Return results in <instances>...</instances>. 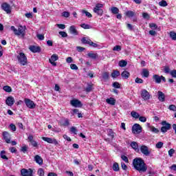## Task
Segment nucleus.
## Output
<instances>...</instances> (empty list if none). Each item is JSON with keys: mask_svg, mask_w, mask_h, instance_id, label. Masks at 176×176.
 <instances>
[{"mask_svg": "<svg viewBox=\"0 0 176 176\" xmlns=\"http://www.w3.org/2000/svg\"><path fill=\"white\" fill-rule=\"evenodd\" d=\"M89 46H91L92 47H98V45L97 43H94L93 41H90Z\"/></svg>", "mask_w": 176, "mask_h": 176, "instance_id": "obj_60", "label": "nucleus"}, {"mask_svg": "<svg viewBox=\"0 0 176 176\" xmlns=\"http://www.w3.org/2000/svg\"><path fill=\"white\" fill-rule=\"evenodd\" d=\"M170 74L171 75L172 78H176V69L170 71Z\"/></svg>", "mask_w": 176, "mask_h": 176, "instance_id": "obj_57", "label": "nucleus"}, {"mask_svg": "<svg viewBox=\"0 0 176 176\" xmlns=\"http://www.w3.org/2000/svg\"><path fill=\"white\" fill-rule=\"evenodd\" d=\"M1 9L7 14L12 13V7L8 3H3L1 4Z\"/></svg>", "mask_w": 176, "mask_h": 176, "instance_id": "obj_9", "label": "nucleus"}, {"mask_svg": "<svg viewBox=\"0 0 176 176\" xmlns=\"http://www.w3.org/2000/svg\"><path fill=\"white\" fill-rule=\"evenodd\" d=\"M36 36L39 41H43V39H45V36L43 34H37Z\"/></svg>", "mask_w": 176, "mask_h": 176, "instance_id": "obj_53", "label": "nucleus"}, {"mask_svg": "<svg viewBox=\"0 0 176 176\" xmlns=\"http://www.w3.org/2000/svg\"><path fill=\"white\" fill-rule=\"evenodd\" d=\"M142 76L144 78H148L149 76V71L146 69H143L142 72Z\"/></svg>", "mask_w": 176, "mask_h": 176, "instance_id": "obj_28", "label": "nucleus"}, {"mask_svg": "<svg viewBox=\"0 0 176 176\" xmlns=\"http://www.w3.org/2000/svg\"><path fill=\"white\" fill-rule=\"evenodd\" d=\"M139 120L140 122H142V123H145V122H146V118H145L144 116H139Z\"/></svg>", "mask_w": 176, "mask_h": 176, "instance_id": "obj_58", "label": "nucleus"}, {"mask_svg": "<svg viewBox=\"0 0 176 176\" xmlns=\"http://www.w3.org/2000/svg\"><path fill=\"white\" fill-rule=\"evenodd\" d=\"M149 27L151 30H157V25L154 23H149Z\"/></svg>", "mask_w": 176, "mask_h": 176, "instance_id": "obj_44", "label": "nucleus"}, {"mask_svg": "<svg viewBox=\"0 0 176 176\" xmlns=\"http://www.w3.org/2000/svg\"><path fill=\"white\" fill-rule=\"evenodd\" d=\"M111 12L113 13V14H118L119 13V8L116 7H112L111 8Z\"/></svg>", "mask_w": 176, "mask_h": 176, "instance_id": "obj_32", "label": "nucleus"}, {"mask_svg": "<svg viewBox=\"0 0 176 176\" xmlns=\"http://www.w3.org/2000/svg\"><path fill=\"white\" fill-rule=\"evenodd\" d=\"M135 83H144V80L140 78H136L135 80Z\"/></svg>", "mask_w": 176, "mask_h": 176, "instance_id": "obj_62", "label": "nucleus"}, {"mask_svg": "<svg viewBox=\"0 0 176 176\" xmlns=\"http://www.w3.org/2000/svg\"><path fill=\"white\" fill-rule=\"evenodd\" d=\"M10 29L13 31L14 35H16L17 36L24 37L25 35V26L20 25L18 29L14 26H11Z\"/></svg>", "mask_w": 176, "mask_h": 176, "instance_id": "obj_2", "label": "nucleus"}, {"mask_svg": "<svg viewBox=\"0 0 176 176\" xmlns=\"http://www.w3.org/2000/svg\"><path fill=\"white\" fill-rule=\"evenodd\" d=\"M91 41V40L87 37H83L81 39V42L82 43H83L84 45H90V42Z\"/></svg>", "mask_w": 176, "mask_h": 176, "instance_id": "obj_24", "label": "nucleus"}, {"mask_svg": "<svg viewBox=\"0 0 176 176\" xmlns=\"http://www.w3.org/2000/svg\"><path fill=\"white\" fill-rule=\"evenodd\" d=\"M140 96L144 101H148L151 100V94L146 89H142L140 91Z\"/></svg>", "mask_w": 176, "mask_h": 176, "instance_id": "obj_5", "label": "nucleus"}, {"mask_svg": "<svg viewBox=\"0 0 176 176\" xmlns=\"http://www.w3.org/2000/svg\"><path fill=\"white\" fill-rule=\"evenodd\" d=\"M130 145L132 149H134L135 152H138L140 151V148H138V143L136 142H131Z\"/></svg>", "mask_w": 176, "mask_h": 176, "instance_id": "obj_19", "label": "nucleus"}, {"mask_svg": "<svg viewBox=\"0 0 176 176\" xmlns=\"http://www.w3.org/2000/svg\"><path fill=\"white\" fill-rule=\"evenodd\" d=\"M121 159L125 162V163H129V158L126 155H121Z\"/></svg>", "mask_w": 176, "mask_h": 176, "instance_id": "obj_56", "label": "nucleus"}, {"mask_svg": "<svg viewBox=\"0 0 176 176\" xmlns=\"http://www.w3.org/2000/svg\"><path fill=\"white\" fill-rule=\"evenodd\" d=\"M69 31L70 34H72V35L79 34V32H78V30H76V27H75V25L70 26Z\"/></svg>", "mask_w": 176, "mask_h": 176, "instance_id": "obj_17", "label": "nucleus"}, {"mask_svg": "<svg viewBox=\"0 0 176 176\" xmlns=\"http://www.w3.org/2000/svg\"><path fill=\"white\" fill-rule=\"evenodd\" d=\"M59 35H60L62 38H67V36H68V34L65 32H59Z\"/></svg>", "mask_w": 176, "mask_h": 176, "instance_id": "obj_52", "label": "nucleus"}, {"mask_svg": "<svg viewBox=\"0 0 176 176\" xmlns=\"http://www.w3.org/2000/svg\"><path fill=\"white\" fill-rule=\"evenodd\" d=\"M120 76V72H119V71L118 70H114L112 73H111V78H118V76Z\"/></svg>", "mask_w": 176, "mask_h": 176, "instance_id": "obj_29", "label": "nucleus"}, {"mask_svg": "<svg viewBox=\"0 0 176 176\" xmlns=\"http://www.w3.org/2000/svg\"><path fill=\"white\" fill-rule=\"evenodd\" d=\"M168 109H170V111H173L174 112H176V106L174 104H170L168 107Z\"/></svg>", "mask_w": 176, "mask_h": 176, "instance_id": "obj_54", "label": "nucleus"}, {"mask_svg": "<svg viewBox=\"0 0 176 176\" xmlns=\"http://www.w3.org/2000/svg\"><path fill=\"white\" fill-rule=\"evenodd\" d=\"M27 149H28V147L27 146H23L21 147V151L25 153V152H27Z\"/></svg>", "mask_w": 176, "mask_h": 176, "instance_id": "obj_61", "label": "nucleus"}, {"mask_svg": "<svg viewBox=\"0 0 176 176\" xmlns=\"http://www.w3.org/2000/svg\"><path fill=\"white\" fill-rule=\"evenodd\" d=\"M37 173H38V175L40 176L45 175V171H43L42 168H39Z\"/></svg>", "mask_w": 176, "mask_h": 176, "instance_id": "obj_55", "label": "nucleus"}, {"mask_svg": "<svg viewBox=\"0 0 176 176\" xmlns=\"http://www.w3.org/2000/svg\"><path fill=\"white\" fill-rule=\"evenodd\" d=\"M121 76L123 78V79H129L130 77V73L127 71H124L122 72Z\"/></svg>", "mask_w": 176, "mask_h": 176, "instance_id": "obj_23", "label": "nucleus"}, {"mask_svg": "<svg viewBox=\"0 0 176 176\" xmlns=\"http://www.w3.org/2000/svg\"><path fill=\"white\" fill-rule=\"evenodd\" d=\"M42 140L43 141H45V142H47L48 144H54V145H58V142H57V140L50 138H46V137H43Z\"/></svg>", "mask_w": 176, "mask_h": 176, "instance_id": "obj_12", "label": "nucleus"}, {"mask_svg": "<svg viewBox=\"0 0 176 176\" xmlns=\"http://www.w3.org/2000/svg\"><path fill=\"white\" fill-rule=\"evenodd\" d=\"M34 162H36V163H37V164H39L40 166H42V164H43V159H42L41 157L38 155H36L34 157Z\"/></svg>", "mask_w": 176, "mask_h": 176, "instance_id": "obj_18", "label": "nucleus"}, {"mask_svg": "<svg viewBox=\"0 0 176 176\" xmlns=\"http://www.w3.org/2000/svg\"><path fill=\"white\" fill-rule=\"evenodd\" d=\"M6 103L8 107H12L14 104V98L13 96H8L6 100Z\"/></svg>", "mask_w": 176, "mask_h": 176, "instance_id": "obj_15", "label": "nucleus"}, {"mask_svg": "<svg viewBox=\"0 0 176 176\" xmlns=\"http://www.w3.org/2000/svg\"><path fill=\"white\" fill-rule=\"evenodd\" d=\"M6 151H1L0 153V157H1V159H3V160H9V158H8L6 157Z\"/></svg>", "mask_w": 176, "mask_h": 176, "instance_id": "obj_27", "label": "nucleus"}, {"mask_svg": "<svg viewBox=\"0 0 176 176\" xmlns=\"http://www.w3.org/2000/svg\"><path fill=\"white\" fill-rule=\"evenodd\" d=\"M133 167L139 171V173H145L148 168L145 165V162L142 158H135L133 162Z\"/></svg>", "mask_w": 176, "mask_h": 176, "instance_id": "obj_1", "label": "nucleus"}, {"mask_svg": "<svg viewBox=\"0 0 176 176\" xmlns=\"http://www.w3.org/2000/svg\"><path fill=\"white\" fill-rule=\"evenodd\" d=\"M113 50L114 52H120L122 50V47L120 45H116L113 48Z\"/></svg>", "mask_w": 176, "mask_h": 176, "instance_id": "obj_47", "label": "nucleus"}, {"mask_svg": "<svg viewBox=\"0 0 176 176\" xmlns=\"http://www.w3.org/2000/svg\"><path fill=\"white\" fill-rule=\"evenodd\" d=\"M159 5H160V6L166 7V6H167V1L162 0L159 2Z\"/></svg>", "mask_w": 176, "mask_h": 176, "instance_id": "obj_45", "label": "nucleus"}, {"mask_svg": "<svg viewBox=\"0 0 176 176\" xmlns=\"http://www.w3.org/2000/svg\"><path fill=\"white\" fill-rule=\"evenodd\" d=\"M131 115L132 118H134L135 119H138L140 118V114L135 111H131Z\"/></svg>", "mask_w": 176, "mask_h": 176, "instance_id": "obj_36", "label": "nucleus"}, {"mask_svg": "<svg viewBox=\"0 0 176 176\" xmlns=\"http://www.w3.org/2000/svg\"><path fill=\"white\" fill-rule=\"evenodd\" d=\"M161 124L162 125L161 127L162 133H167L171 129V124L166 121H162Z\"/></svg>", "mask_w": 176, "mask_h": 176, "instance_id": "obj_6", "label": "nucleus"}, {"mask_svg": "<svg viewBox=\"0 0 176 176\" xmlns=\"http://www.w3.org/2000/svg\"><path fill=\"white\" fill-rule=\"evenodd\" d=\"M29 49L32 53H39L41 52V47L35 45H31Z\"/></svg>", "mask_w": 176, "mask_h": 176, "instance_id": "obj_16", "label": "nucleus"}, {"mask_svg": "<svg viewBox=\"0 0 176 176\" xmlns=\"http://www.w3.org/2000/svg\"><path fill=\"white\" fill-rule=\"evenodd\" d=\"M113 171H119V164H118L117 162H115L113 164Z\"/></svg>", "mask_w": 176, "mask_h": 176, "instance_id": "obj_41", "label": "nucleus"}, {"mask_svg": "<svg viewBox=\"0 0 176 176\" xmlns=\"http://www.w3.org/2000/svg\"><path fill=\"white\" fill-rule=\"evenodd\" d=\"M80 27L82 28H84V30H90L91 28V26L90 25L86 23H82L80 25Z\"/></svg>", "mask_w": 176, "mask_h": 176, "instance_id": "obj_35", "label": "nucleus"}, {"mask_svg": "<svg viewBox=\"0 0 176 176\" xmlns=\"http://www.w3.org/2000/svg\"><path fill=\"white\" fill-rule=\"evenodd\" d=\"M82 13L83 14H85V16H86L87 17H89V19H91V17H93V15H91V14H90V12H89L85 10H82Z\"/></svg>", "mask_w": 176, "mask_h": 176, "instance_id": "obj_38", "label": "nucleus"}, {"mask_svg": "<svg viewBox=\"0 0 176 176\" xmlns=\"http://www.w3.org/2000/svg\"><path fill=\"white\" fill-rule=\"evenodd\" d=\"M149 129H150V131H152V133H155V134H157L160 131L157 128H155L153 126H149Z\"/></svg>", "mask_w": 176, "mask_h": 176, "instance_id": "obj_33", "label": "nucleus"}, {"mask_svg": "<svg viewBox=\"0 0 176 176\" xmlns=\"http://www.w3.org/2000/svg\"><path fill=\"white\" fill-rule=\"evenodd\" d=\"M70 104L72 107H75V108H80L82 107V102L79 100H72Z\"/></svg>", "mask_w": 176, "mask_h": 176, "instance_id": "obj_13", "label": "nucleus"}, {"mask_svg": "<svg viewBox=\"0 0 176 176\" xmlns=\"http://www.w3.org/2000/svg\"><path fill=\"white\" fill-rule=\"evenodd\" d=\"M118 65L121 67H126V65H127V62L124 60H122L119 62Z\"/></svg>", "mask_w": 176, "mask_h": 176, "instance_id": "obj_37", "label": "nucleus"}, {"mask_svg": "<svg viewBox=\"0 0 176 176\" xmlns=\"http://www.w3.org/2000/svg\"><path fill=\"white\" fill-rule=\"evenodd\" d=\"M169 35H170V37L171 38V39H173V41H176V33H175V32H170Z\"/></svg>", "mask_w": 176, "mask_h": 176, "instance_id": "obj_42", "label": "nucleus"}, {"mask_svg": "<svg viewBox=\"0 0 176 176\" xmlns=\"http://www.w3.org/2000/svg\"><path fill=\"white\" fill-rule=\"evenodd\" d=\"M3 138L7 144H10V134L8 131L3 132Z\"/></svg>", "mask_w": 176, "mask_h": 176, "instance_id": "obj_14", "label": "nucleus"}, {"mask_svg": "<svg viewBox=\"0 0 176 176\" xmlns=\"http://www.w3.org/2000/svg\"><path fill=\"white\" fill-rule=\"evenodd\" d=\"M3 89L4 90V91H6L7 93H10L12 92V87L6 85L3 87Z\"/></svg>", "mask_w": 176, "mask_h": 176, "instance_id": "obj_40", "label": "nucleus"}, {"mask_svg": "<svg viewBox=\"0 0 176 176\" xmlns=\"http://www.w3.org/2000/svg\"><path fill=\"white\" fill-rule=\"evenodd\" d=\"M109 137H111V140H113V138L115 137V133H113V131L112 129H109Z\"/></svg>", "mask_w": 176, "mask_h": 176, "instance_id": "obj_43", "label": "nucleus"}, {"mask_svg": "<svg viewBox=\"0 0 176 176\" xmlns=\"http://www.w3.org/2000/svg\"><path fill=\"white\" fill-rule=\"evenodd\" d=\"M62 126H69V120L68 119H64L61 120Z\"/></svg>", "mask_w": 176, "mask_h": 176, "instance_id": "obj_39", "label": "nucleus"}, {"mask_svg": "<svg viewBox=\"0 0 176 176\" xmlns=\"http://www.w3.org/2000/svg\"><path fill=\"white\" fill-rule=\"evenodd\" d=\"M56 26L60 28V30H65V25L64 24H56Z\"/></svg>", "mask_w": 176, "mask_h": 176, "instance_id": "obj_63", "label": "nucleus"}, {"mask_svg": "<svg viewBox=\"0 0 176 176\" xmlns=\"http://www.w3.org/2000/svg\"><path fill=\"white\" fill-rule=\"evenodd\" d=\"M102 79H104V80H108L109 79V73L108 72H104L102 74Z\"/></svg>", "mask_w": 176, "mask_h": 176, "instance_id": "obj_34", "label": "nucleus"}, {"mask_svg": "<svg viewBox=\"0 0 176 176\" xmlns=\"http://www.w3.org/2000/svg\"><path fill=\"white\" fill-rule=\"evenodd\" d=\"M93 90V84H87V87L85 88L86 93H90Z\"/></svg>", "mask_w": 176, "mask_h": 176, "instance_id": "obj_30", "label": "nucleus"}, {"mask_svg": "<svg viewBox=\"0 0 176 176\" xmlns=\"http://www.w3.org/2000/svg\"><path fill=\"white\" fill-rule=\"evenodd\" d=\"M10 127L12 131H16V125L11 124H10Z\"/></svg>", "mask_w": 176, "mask_h": 176, "instance_id": "obj_64", "label": "nucleus"}, {"mask_svg": "<svg viewBox=\"0 0 176 176\" xmlns=\"http://www.w3.org/2000/svg\"><path fill=\"white\" fill-rule=\"evenodd\" d=\"M140 152H142V153L145 156H149L151 155V151H149V148L145 145L141 146Z\"/></svg>", "mask_w": 176, "mask_h": 176, "instance_id": "obj_11", "label": "nucleus"}, {"mask_svg": "<svg viewBox=\"0 0 176 176\" xmlns=\"http://www.w3.org/2000/svg\"><path fill=\"white\" fill-rule=\"evenodd\" d=\"M88 57L89 58H92L93 60H96V58H98V54L97 53H94L93 52H91L87 54Z\"/></svg>", "mask_w": 176, "mask_h": 176, "instance_id": "obj_21", "label": "nucleus"}, {"mask_svg": "<svg viewBox=\"0 0 176 176\" xmlns=\"http://www.w3.org/2000/svg\"><path fill=\"white\" fill-rule=\"evenodd\" d=\"M25 103L26 104V107H28V108H29L30 109H34V108H35L36 107L35 102L28 98L25 99Z\"/></svg>", "mask_w": 176, "mask_h": 176, "instance_id": "obj_10", "label": "nucleus"}, {"mask_svg": "<svg viewBox=\"0 0 176 176\" xmlns=\"http://www.w3.org/2000/svg\"><path fill=\"white\" fill-rule=\"evenodd\" d=\"M34 170L32 168L21 170V175L22 176H34Z\"/></svg>", "mask_w": 176, "mask_h": 176, "instance_id": "obj_7", "label": "nucleus"}, {"mask_svg": "<svg viewBox=\"0 0 176 176\" xmlns=\"http://www.w3.org/2000/svg\"><path fill=\"white\" fill-rule=\"evenodd\" d=\"M102 8H104V5L102 3H97L94 8V12L96 13L98 16H102V14H104V10H102Z\"/></svg>", "mask_w": 176, "mask_h": 176, "instance_id": "obj_3", "label": "nucleus"}, {"mask_svg": "<svg viewBox=\"0 0 176 176\" xmlns=\"http://www.w3.org/2000/svg\"><path fill=\"white\" fill-rule=\"evenodd\" d=\"M142 17L146 19V20H149V19H151V16H149V14H148L146 12H144L142 14Z\"/></svg>", "mask_w": 176, "mask_h": 176, "instance_id": "obj_51", "label": "nucleus"}, {"mask_svg": "<svg viewBox=\"0 0 176 176\" xmlns=\"http://www.w3.org/2000/svg\"><path fill=\"white\" fill-rule=\"evenodd\" d=\"M106 102H107V104H109L110 105H115V104L116 103V100L113 98H110L106 100Z\"/></svg>", "mask_w": 176, "mask_h": 176, "instance_id": "obj_25", "label": "nucleus"}, {"mask_svg": "<svg viewBox=\"0 0 176 176\" xmlns=\"http://www.w3.org/2000/svg\"><path fill=\"white\" fill-rule=\"evenodd\" d=\"M17 59L19 63H21V65H27V56L24 53H19V54L17 56Z\"/></svg>", "mask_w": 176, "mask_h": 176, "instance_id": "obj_4", "label": "nucleus"}, {"mask_svg": "<svg viewBox=\"0 0 176 176\" xmlns=\"http://www.w3.org/2000/svg\"><path fill=\"white\" fill-rule=\"evenodd\" d=\"M155 147L157 149H161V148H163V142H158L156 145Z\"/></svg>", "mask_w": 176, "mask_h": 176, "instance_id": "obj_46", "label": "nucleus"}, {"mask_svg": "<svg viewBox=\"0 0 176 176\" xmlns=\"http://www.w3.org/2000/svg\"><path fill=\"white\" fill-rule=\"evenodd\" d=\"M57 60H58V55L53 54V55H52L51 58L49 59V61L50 62L57 61Z\"/></svg>", "mask_w": 176, "mask_h": 176, "instance_id": "obj_31", "label": "nucleus"}, {"mask_svg": "<svg viewBox=\"0 0 176 176\" xmlns=\"http://www.w3.org/2000/svg\"><path fill=\"white\" fill-rule=\"evenodd\" d=\"M113 87H115V89H120V84L118 82H115L113 83Z\"/></svg>", "mask_w": 176, "mask_h": 176, "instance_id": "obj_50", "label": "nucleus"}, {"mask_svg": "<svg viewBox=\"0 0 176 176\" xmlns=\"http://www.w3.org/2000/svg\"><path fill=\"white\" fill-rule=\"evenodd\" d=\"M142 127H141V125L139 124H135L132 126V133H133V134H140V133H142Z\"/></svg>", "mask_w": 176, "mask_h": 176, "instance_id": "obj_8", "label": "nucleus"}, {"mask_svg": "<svg viewBox=\"0 0 176 176\" xmlns=\"http://www.w3.org/2000/svg\"><path fill=\"white\" fill-rule=\"evenodd\" d=\"M153 79H154L155 83H161L162 82V77L157 74L153 75Z\"/></svg>", "mask_w": 176, "mask_h": 176, "instance_id": "obj_22", "label": "nucleus"}, {"mask_svg": "<svg viewBox=\"0 0 176 176\" xmlns=\"http://www.w3.org/2000/svg\"><path fill=\"white\" fill-rule=\"evenodd\" d=\"M70 131L71 133H72L73 134H76V133H78V129H76V127L75 126H72L70 128Z\"/></svg>", "mask_w": 176, "mask_h": 176, "instance_id": "obj_48", "label": "nucleus"}, {"mask_svg": "<svg viewBox=\"0 0 176 176\" xmlns=\"http://www.w3.org/2000/svg\"><path fill=\"white\" fill-rule=\"evenodd\" d=\"M70 68H71V69H74V70H75V71H77V69H78V66H76V64H71V65H70Z\"/></svg>", "mask_w": 176, "mask_h": 176, "instance_id": "obj_59", "label": "nucleus"}, {"mask_svg": "<svg viewBox=\"0 0 176 176\" xmlns=\"http://www.w3.org/2000/svg\"><path fill=\"white\" fill-rule=\"evenodd\" d=\"M125 15L129 18L134 17V16H135V12L133 11H126Z\"/></svg>", "mask_w": 176, "mask_h": 176, "instance_id": "obj_26", "label": "nucleus"}, {"mask_svg": "<svg viewBox=\"0 0 176 176\" xmlns=\"http://www.w3.org/2000/svg\"><path fill=\"white\" fill-rule=\"evenodd\" d=\"M158 100L162 102H164V100H166V96H164L161 91H158Z\"/></svg>", "mask_w": 176, "mask_h": 176, "instance_id": "obj_20", "label": "nucleus"}, {"mask_svg": "<svg viewBox=\"0 0 176 176\" xmlns=\"http://www.w3.org/2000/svg\"><path fill=\"white\" fill-rule=\"evenodd\" d=\"M174 153H175V150H174L173 148H170L168 151V155L170 156V157H173V155H174Z\"/></svg>", "mask_w": 176, "mask_h": 176, "instance_id": "obj_49", "label": "nucleus"}]
</instances>
